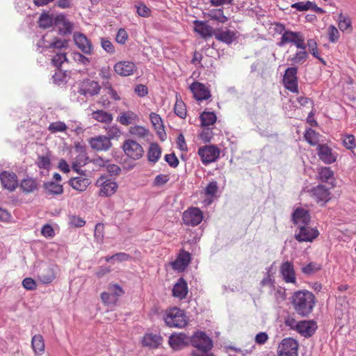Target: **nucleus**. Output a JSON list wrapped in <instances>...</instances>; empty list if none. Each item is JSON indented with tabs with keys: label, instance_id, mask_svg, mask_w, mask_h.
I'll list each match as a JSON object with an SVG mask.
<instances>
[{
	"label": "nucleus",
	"instance_id": "nucleus-3",
	"mask_svg": "<svg viewBox=\"0 0 356 356\" xmlns=\"http://www.w3.org/2000/svg\"><path fill=\"white\" fill-rule=\"evenodd\" d=\"M163 319L170 327L182 328L188 323V319L184 311L177 307L166 310Z\"/></svg>",
	"mask_w": 356,
	"mask_h": 356
},
{
	"label": "nucleus",
	"instance_id": "nucleus-50",
	"mask_svg": "<svg viewBox=\"0 0 356 356\" xmlns=\"http://www.w3.org/2000/svg\"><path fill=\"white\" fill-rule=\"evenodd\" d=\"M307 57L308 54L306 51L302 50L297 51L292 57H291L290 60L293 64H302L307 60Z\"/></svg>",
	"mask_w": 356,
	"mask_h": 356
},
{
	"label": "nucleus",
	"instance_id": "nucleus-28",
	"mask_svg": "<svg viewBox=\"0 0 356 356\" xmlns=\"http://www.w3.org/2000/svg\"><path fill=\"white\" fill-rule=\"evenodd\" d=\"M70 185L75 190L83 192L85 191L91 184L90 179L86 175L71 178L69 181Z\"/></svg>",
	"mask_w": 356,
	"mask_h": 356
},
{
	"label": "nucleus",
	"instance_id": "nucleus-57",
	"mask_svg": "<svg viewBox=\"0 0 356 356\" xmlns=\"http://www.w3.org/2000/svg\"><path fill=\"white\" fill-rule=\"evenodd\" d=\"M213 133L211 128L206 127L199 135L200 138L204 143H209L213 138Z\"/></svg>",
	"mask_w": 356,
	"mask_h": 356
},
{
	"label": "nucleus",
	"instance_id": "nucleus-13",
	"mask_svg": "<svg viewBox=\"0 0 356 356\" xmlns=\"http://www.w3.org/2000/svg\"><path fill=\"white\" fill-rule=\"evenodd\" d=\"M319 234L316 229L312 228L308 225H300L298 231H296L295 238L299 242H312Z\"/></svg>",
	"mask_w": 356,
	"mask_h": 356
},
{
	"label": "nucleus",
	"instance_id": "nucleus-52",
	"mask_svg": "<svg viewBox=\"0 0 356 356\" xmlns=\"http://www.w3.org/2000/svg\"><path fill=\"white\" fill-rule=\"evenodd\" d=\"M104 88L107 90L108 94L111 96V97L115 101L120 100V96L118 95V92L113 88L111 83L109 81H104L103 82Z\"/></svg>",
	"mask_w": 356,
	"mask_h": 356
},
{
	"label": "nucleus",
	"instance_id": "nucleus-48",
	"mask_svg": "<svg viewBox=\"0 0 356 356\" xmlns=\"http://www.w3.org/2000/svg\"><path fill=\"white\" fill-rule=\"evenodd\" d=\"M218 191V182L215 180L211 181L204 188L205 195L208 197H214Z\"/></svg>",
	"mask_w": 356,
	"mask_h": 356
},
{
	"label": "nucleus",
	"instance_id": "nucleus-27",
	"mask_svg": "<svg viewBox=\"0 0 356 356\" xmlns=\"http://www.w3.org/2000/svg\"><path fill=\"white\" fill-rule=\"evenodd\" d=\"M189 338L184 333L173 334L170 337L169 344L174 350H179L188 345Z\"/></svg>",
	"mask_w": 356,
	"mask_h": 356
},
{
	"label": "nucleus",
	"instance_id": "nucleus-45",
	"mask_svg": "<svg viewBox=\"0 0 356 356\" xmlns=\"http://www.w3.org/2000/svg\"><path fill=\"white\" fill-rule=\"evenodd\" d=\"M47 129L51 134L65 132L67 129V126L64 122L56 121L50 123Z\"/></svg>",
	"mask_w": 356,
	"mask_h": 356
},
{
	"label": "nucleus",
	"instance_id": "nucleus-55",
	"mask_svg": "<svg viewBox=\"0 0 356 356\" xmlns=\"http://www.w3.org/2000/svg\"><path fill=\"white\" fill-rule=\"evenodd\" d=\"M327 35L329 41L333 43L337 42L340 37L338 29L334 25L328 27Z\"/></svg>",
	"mask_w": 356,
	"mask_h": 356
},
{
	"label": "nucleus",
	"instance_id": "nucleus-37",
	"mask_svg": "<svg viewBox=\"0 0 356 356\" xmlns=\"http://www.w3.org/2000/svg\"><path fill=\"white\" fill-rule=\"evenodd\" d=\"M174 112L181 119H184L186 117L187 111L186 104L177 94L176 95V102L174 106Z\"/></svg>",
	"mask_w": 356,
	"mask_h": 356
},
{
	"label": "nucleus",
	"instance_id": "nucleus-42",
	"mask_svg": "<svg viewBox=\"0 0 356 356\" xmlns=\"http://www.w3.org/2000/svg\"><path fill=\"white\" fill-rule=\"evenodd\" d=\"M129 132L131 135L139 138H145L149 135V133L147 129L140 125L131 127L129 129Z\"/></svg>",
	"mask_w": 356,
	"mask_h": 356
},
{
	"label": "nucleus",
	"instance_id": "nucleus-1",
	"mask_svg": "<svg viewBox=\"0 0 356 356\" xmlns=\"http://www.w3.org/2000/svg\"><path fill=\"white\" fill-rule=\"evenodd\" d=\"M291 304L298 315L307 316L316 305V297L311 291L300 290L293 294Z\"/></svg>",
	"mask_w": 356,
	"mask_h": 356
},
{
	"label": "nucleus",
	"instance_id": "nucleus-53",
	"mask_svg": "<svg viewBox=\"0 0 356 356\" xmlns=\"http://www.w3.org/2000/svg\"><path fill=\"white\" fill-rule=\"evenodd\" d=\"M87 157L85 154H79L75 159V161L72 164L74 170L79 172V168L86 164Z\"/></svg>",
	"mask_w": 356,
	"mask_h": 356
},
{
	"label": "nucleus",
	"instance_id": "nucleus-58",
	"mask_svg": "<svg viewBox=\"0 0 356 356\" xmlns=\"http://www.w3.org/2000/svg\"><path fill=\"white\" fill-rule=\"evenodd\" d=\"M170 180V176L168 175L160 174L154 179L153 186H161L165 184Z\"/></svg>",
	"mask_w": 356,
	"mask_h": 356
},
{
	"label": "nucleus",
	"instance_id": "nucleus-4",
	"mask_svg": "<svg viewBox=\"0 0 356 356\" xmlns=\"http://www.w3.org/2000/svg\"><path fill=\"white\" fill-rule=\"evenodd\" d=\"M287 43H293L298 49L305 50L306 44L305 38L302 33L292 31H284L282 33L280 42H277L279 47H283Z\"/></svg>",
	"mask_w": 356,
	"mask_h": 356
},
{
	"label": "nucleus",
	"instance_id": "nucleus-64",
	"mask_svg": "<svg viewBox=\"0 0 356 356\" xmlns=\"http://www.w3.org/2000/svg\"><path fill=\"white\" fill-rule=\"evenodd\" d=\"M101 299L104 305H114L117 302L115 299L112 297V295L110 292H102L101 293Z\"/></svg>",
	"mask_w": 356,
	"mask_h": 356
},
{
	"label": "nucleus",
	"instance_id": "nucleus-39",
	"mask_svg": "<svg viewBox=\"0 0 356 356\" xmlns=\"http://www.w3.org/2000/svg\"><path fill=\"white\" fill-rule=\"evenodd\" d=\"M318 174L320 180L323 182H329L334 179V171L330 167H321L318 169Z\"/></svg>",
	"mask_w": 356,
	"mask_h": 356
},
{
	"label": "nucleus",
	"instance_id": "nucleus-46",
	"mask_svg": "<svg viewBox=\"0 0 356 356\" xmlns=\"http://www.w3.org/2000/svg\"><path fill=\"white\" fill-rule=\"evenodd\" d=\"M308 46L309 52L317 59H318L322 63L325 65V61L323 58H321L319 55V53L317 49V43L314 39H309L307 40V43L306 47Z\"/></svg>",
	"mask_w": 356,
	"mask_h": 356
},
{
	"label": "nucleus",
	"instance_id": "nucleus-20",
	"mask_svg": "<svg viewBox=\"0 0 356 356\" xmlns=\"http://www.w3.org/2000/svg\"><path fill=\"white\" fill-rule=\"evenodd\" d=\"M213 35L217 40L229 44L236 40V32L227 29H216Z\"/></svg>",
	"mask_w": 356,
	"mask_h": 356
},
{
	"label": "nucleus",
	"instance_id": "nucleus-9",
	"mask_svg": "<svg viewBox=\"0 0 356 356\" xmlns=\"http://www.w3.org/2000/svg\"><path fill=\"white\" fill-rule=\"evenodd\" d=\"M202 220L203 212L198 207H190L182 215L183 222L187 226H197Z\"/></svg>",
	"mask_w": 356,
	"mask_h": 356
},
{
	"label": "nucleus",
	"instance_id": "nucleus-26",
	"mask_svg": "<svg viewBox=\"0 0 356 356\" xmlns=\"http://www.w3.org/2000/svg\"><path fill=\"white\" fill-rule=\"evenodd\" d=\"M0 179L3 187L10 191H14L17 186V179L15 173L3 172L0 174Z\"/></svg>",
	"mask_w": 356,
	"mask_h": 356
},
{
	"label": "nucleus",
	"instance_id": "nucleus-6",
	"mask_svg": "<svg viewBox=\"0 0 356 356\" xmlns=\"http://www.w3.org/2000/svg\"><path fill=\"white\" fill-rule=\"evenodd\" d=\"M298 343L296 340L288 337L282 340L277 350V356H298Z\"/></svg>",
	"mask_w": 356,
	"mask_h": 356
},
{
	"label": "nucleus",
	"instance_id": "nucleus-11",
	"mask_svg": "<svg viewBox=\"0 0 356 356\" xmlns=\"http://www.w3.org/2000/svg\"><path fill=\"white\" fill-rule=\"evenodd\" d=\"M97 184L100 187L99 195L101 197H109L113 195L118 188V184L107 179L104 176H102L97 181Z\"/></svg>",
	"mask_w": 356,
	"mask_h": 356
},
{
	"label": "nucleus",
	"instance_id": "nucleus-49",
	"mask_svg": "<svg viewBox=\"0 0 356 356\" xmlns=\"http://www.w3.org/2000/svg\"><path fill=\"white\" fill-rule=\"evenodd\" d=\"M149 118L154 129H156L158 132L163 131L164 127L163 122L159 115L155 113H151L149 115Z\"/></svg>",
	"mask_w": 356,
	"mask_h": 356
},
{
	"label": "nucleus",
	"instance_id": "nucleus-22",
	"mask_svg": "<svg viewBox=\"0 0 356 356\" xmlns=\"http://www.w3.org/2000/svg\"><path fill=\"white\" fill-rule=\"evenodd\" d=\"M117 121L124 126H129L131 124H136L140 121L138 114L132 111L121 112L117 117Z\"/></svg>",
	"mask_w": 356,
	"mask_h": 356
},
{
	"label": "nucleus",
	"instance_id": "nucleus-10",
	"mask_svg": "<svg viewBox=\"0 0 356 356\" xmlns=\"http://www.w3.org/2000/svg\"><path fill=\"white\" fill-rule=\"evenodd\" d=\"M101 86L97 81L89 79H84L79 85V93L86 97H93L99 93Z\"/></svg>",
	"mask_w": 356,
	"mask_h": 356
},
{
	"label": "nucleus",
	"instance_id": "nucleus-51",
	"mask_svg": "<svg viewBox=\"0 0 356 356\" xmlns=\"http://www.w3.org/2000/svg\"><path fill=\"white\" fill-rule=\"evenodd\" d=\"M321 266L314 262H310L302 268V272L305 275H312L319 270Z\"/></svg>",
	"mask_w": 356,
	"mask_h": 356
},
{
	"label": "nucleus",
	"instance_id": "nucleus-31",
	"mask_svg": "<svg viewBox=\"0 0 356 356\" xmlns=\"http://www.w3.org/2000/svg\"><path fill=\"white\" fill-rule=\"evenodd\" d=\"M188 293V285L183 278H179L178 282L175 284L172 289V294L175 297L179 299L186 298Z\"/></svg>",
	"mask_w": 356,
	"mask_h": 356
},
{
	"label": "nucleus",
	"instance_id": "nucleus-43",
	"mask_svg": "<svg viewBox=\"0 0 356 356\" xmlns=\"http://www.w3.org/2000/svg\"><path fill=\"white\" fill-rule=\"evenodd\" d=\"M351 19L348 15L340 13L338 17V26L341 31H352Z\"/></svg>",
	"mask_w": 356,
	"mask_h": 356
},
{
	"label": "nucleus",
	"instance_id": "nucleus-2",
	"mask_svg": "<svg viewBox=\"0 0 356 356\" xmlns=\"http://www.w3.org/2000/svg\"><path fill=\"white\" fill-rule=\"evenodd\" d=\"M190 342L197 349L192 352V356H213L209 353L213 346L212 340L204 332H195L191 337Z\"/></svg>",
	"mask_w": 356,
	"mask_h": 356
},
{
	"label": "nucleus",
	"instance_id": "nucleus-30",
	"mask_svg": "<svg viewBox=\"0 0 356 356\" xmlns=\"http://www.w3.org/2000/svg\"><path fill=\"white\" fill-rule=\"evenodd\" d=\"M204 16L220 24H225L228 21V17L225 15L222 8L209 10L208 13H204Z\"/></svg>",
	"mask_w": 356,
	"mask_h": 356
},
{
	"label": "nucleus",
	"instance_id": "nucleus-17",
	"mask_svg": "<svg viewBox=\"0 0 356 356\" xmlns=\"http://www.w3.org/2000/svg\"><path fill=\"white\" fill-rule=\"evenodd\" d=\"M74 40L76 45L84 54L91 55L93 52V47L90 40L83 33H75Z\"/></svg>",
	"mask_w": 356,
	"mask_h": 356
},
{
	"label": "nucleus",
	"instance_id": "nucleus-40",
	"mask_svg": "<svg viewBox=\"0 0 356 356\" xmlns=\"http://www.w3.org/2000/svg\"><path fill=\"white\" fill-rule=\"evenodd\" d=\"M20 188L26 193H33L37 189L36 181L32 178L24 179L20 184Z\"/></svg>",
	"mask_w": 356,
	"mask_h": 356
},
{
	"label": "nucleus",
	"instance_id": "nucleus-62",
	"mask_svg": "<svg viewBox=\"0 0 356 356\" xmlns=\"http://www.w3.org/2000/svg\"><path fill=\"white\" fill-rule=\"evenodd\" d=\"M99 75L103 80L108 81L112 76L111 68L108 66L102 67L99 71Z\"/></svg>",
	"mask_w": 356,
	"mask_h": 356
},
{
	"label": "nucleus",
	"instance_id": "nucleus-21",
	"mask_svg": "<svg viewBox=\"0 0 356 356\" xmlns=\"http://www.w3.org/2000/svg\"><path fill=\"white\" fill-rule=\"evenodd\" d=\"M312 195L317 203L323 204L330 200V193L325 186L318 185L312 189Z\"/></svg>",
	"mask_w": 356,
	"mask_h": 356
},
{
	"label": "nucleus",
	"instance_id": "nucleus-38",
	"mask_svg": "<svg viewBox=\"0 0 356 356\" xmlns=\"http://www.w3.org/2000/svg\"><path fill=\"white\" fill-rule=\"evenodd\" d=\"M44 188L47 193L51 195H60L63 193V185L54 181L45 183Z\"/></svg>",
	"mask_w": 356,
	"mask_h": 356
},
{
	"label": "nucleus",
	"instance_id": "nucleus-7",
	"mask_svg": "<svg viewBox=\"0 0 356 356\" xmlns=\"http://www.w3.org/2000/svg\"><path fill=\"white\" fill-rule=\"evenodd\" d=\"M298 69L296 67H288L284 72L282 82L284 87L293 93H298Z\"/></svg>",
	"mask_w": 356,
	"mask_h": 356
},
{
	"label": "nucleus",
	"instance_id": "nucleus-36",
	"mask_svg": "<svg viewBox=\"0 0 356 356\" xmlns=\"http://www.w3.org/2000/svg\"><path fill=\"white\" fill-rule=\"evenodd\" d=\"M161 155V149L157 143H152L149 145L147 157L150 162L156 163Z\"/></svg>",
	"mask_w": 356,
	"mask_h": 356
},
{
	"label": "nucleus",
	"instance_id": "nucleus-47",
	"mask_svg": "<svg viewBox=\"0 0 356 356\" xmlns=\"http://www.w3.org/2000/svg\"><path fill=\"white\" fill-rule=\"evenodd\" d=\"M108 290L111 293L112 297L115 299L116 302H118V298L124 293L123 289L118 284H110L108 286Z\"/></svg>",
	"mask_w": 356,
	"mask_h": 356
},
{
	"label": "nucleus",
	"instance_id": "nucleus-60",
	"mask_svg": "<svg viewBox=\"0 0 356 356\" xmlns=\"http://www.w3.org/2000/svg\"><path fill=\"white\" fill-rule=\"evenodd\" d=\"M67 57L66 54L65 53H60L55 55L52 59L51 62L54 64V66L57 67H60L61 65L65 62L67 61Z\"/></svg>",
	"mask_w": 356,
	"mask_h": 356
},
{
	"label": "nucleus",
	"instance_id": "nucleus-15",
	"mask_svg": "<svg viewBox=\"0 0 356 356\" xmlns=\"http://www.w3.org/2000/svg\"><path fill=\"white\" fill-rule=\"evenodd\" d=\"M316 150L319 159L324 163L332 164L337 161V154L333 152L327 145H318Z\"/></svg>",
	"mask_w": 356,
	"mask_h": 356
},
{
	"label": "nucleus",
	"instance_id": "nucleus-29",
	"mask_svg": "<svg viewBox=\"0 0 356 356\" xmlns=\"http://www.w3.org/2000/svg\"><path fill=\"white\" fill-rule=\"evenodd\" d=\"M163 338L159 334H154L152 333L145 334L142 339L143 346L156 348L161 344Z\"/></svg>",
	"mask_w": 356,
	"mask_h": 356
},
{
	"label": "nucleus",
	"instance_id": "nucleus-33",
	"mask_svg": "<svg viewBox=\"0 0 356 356\" xmlns=\"http://www.w3.org/2000/svg\"><path fill=\"white\" fill-rule=\"evenodd\" d=\"M92 119L104 124H110L113 121V114L104 110H97L91 113Z\"/></svg>",
	"mask_w": 356,
	"mask_h": 356
},
{
	"label": "nucleus",
	"instance_id": "nucleus-44",
	"mask_svg": "<svg viewBox=\"0 0 356 356\" xmlns=\"http://www.w3.org/2000/svg\"><path fill=\"white\" fill-rule=\"evenodd\" d=\"M318 136L319 134L311 128L307 129L304 134L305 140L312 146L318 143Z\"/></svg>",
	"mask_w": 356,
	"mask_h": 356
},
{
	"label": "nucleus",
	"instance_id": "nucleus-61",
	"mask_svg": "<svg viewBox=\"0 0 356 356\" xmlns=\"http://www.w3.org/2000/svg\"><path fill=\"white\" fill-rule=\"evenodd\" d=\"M138 14L143 17H147L151 15V10L144 3H140L136 6Z\"/></svg>",
	"mask_w": 356,
	"mask_h": 356
},
{
	"label": "nucleus",
	"instance_id": "nucleus-18",
	"mask_svg": "<svg viewBox=\"0 0 356 356\" xmlns=\"http://www.w3.org/2000/svg\"><path fill=\"white\" fill-rule=\"evenodd\" d=\"M191 259V254L184 250H181L177 259L171 263V266L174 270L184 271L188 266Z\"/></svg>",
	"mask_w": 356,
	"mask_h": 356
},
{
	"label": "nucleus",
	"instance_id": "nucleus-35",
	"mask_svg": "<svg viewBox=\"0 0 356 356\" xmlns=\"http://www.w3.org/2000/svg\"><path fill=\"white\" fill-rule=\"evenodd\" d=\"M200 118L202 126L204 127H209L211 125H213L217 120L216 115L213 112L210 111L202 112Z\"/></svg>",
	"mask_w": 356,
	"mask_h": 356
},
{
	"label": "nucleus",
	"instance_id": "nucleus-56",
	"mask_svg": "<svg viewBox=\"0 0 356 356\" xmlns=\"http://www.w3.org/2000/svg\"><path fill=\"white\" fill-rule=\"evenodd\" d=\"M343 145L348 149H352L356 147L355 138L352 134H347L343 137Z\"/></svg>",
	"mask_w": 356,
	"mask_h": 356
},
{
	"label": "nucleus",
	"instance_id": "nucleus-63",
	"mask_svg": "<svg viewBox=\"0 0 356 356\" xmlns=\"http://www.w3.org/2000/svg\"><path fill=\"white\" fill-rule=\"evenodd\" d=\"M22 286L26 290H34L37 287L35 281L31 277H26L22 281Z\"/></svg>",
	"mask_w": 356,
	"mask_h": 356
},
{
	"label": "nucleus",
	"instance_id": "nucleus-34",
	"mask_svg": "<svg viewBox=\"0 0 356 356\" xmlns=\"http://www.w3.org/2000/svg\"><path fill=\"white\" fill-rule=\"evenodd\" d=\"M31 347L37 355H42L44 353L45 345L41 334H35L32 337Z\"/></svg>",
	"mask_w": 356,
	"mask_h": 356
},
{
	"label": "nucleus",
	"instance_id": "nucleus-5",
	"mask_svg": "<svg viewBox=\"0 0 356 356\" xmlns=\"http://www.w3.org/2000/svg\"><path fill=\"white\" fill-rule=\"evenodd\" d=\"M197 153L202 163L208 165L219 158L220 149L216 145H205L200 147Z\"/></svg>",
	"mask_w": 356,
	"mask_h": 356
},
{
	"label": "nucleus",
	"instance_id": "nucleus-8",
	"mask_svg": "<svg viewBox=\"0 0 356 356\" xmlns=\"http://www.w3.org/2000/svg\"><path fill=\"white\" fill-rule=\"evenodd\" d=\"M122 149L128 157L134 160L140 159L144 154L142 145L132 139L126 140L123 143Z\"/></svg>",
	"mask_w": 356,
	"mask_h": 356
},
{
	"label": "nucleus",
	"instance_id": "nucleus-12",
	"mask_svg": "<svg viewBox=\"0 0 356 356\" xmlns=\"http://www.w3.org/2000/svg\"><path fill=\"white\" fill-rule=\"evenodd\" d=\"M189 88L193 95V97L197 102L207 100L211 97L209 88L200 82L194 81L191 83Z\"/></svg>",
	"mask_w": 356,
	"mask_h": 356
},
{
	"label": "nucleus",
	"instance_id": "nucleus-41",
	"mask_svg": "<svg viewBox=\"0 0 356 356\" xmlns=\"http://www.w3.org/2000/svg\"><path fill=\"white\" fill-rule=\"evenodd\" d=\"M51 153L47 152L44 155H39L37 160V165L39 168L49 170L51 168Z\"/></svg>",
	"mask_w": 356,
	"mask_h": 356
},
{
	"label": "nucleus",
	"instance_id": "nucleus-14",
	"mask_svg": "<svg viewBox=\"0 0 356 356\" xmlns=\"http://www.w3.org/2000/svg\"><path fill=\"white\" fill-rule=\"evenodd\" d=\"M114 72L121 76H129L137 70V66L134 62L122 60L116 63L113 66Z\"/></svg>",
	"mask_w": 356,
	"mask_h": 356
},
{
	"label": "nucleus",
	"instance_id": "nucleus-16",
	"mask_svg": "<svg viewBox=\"0 0 356 356\" xmlns=\"http://www.w3.org/2000/svg\"><path fill=\"white\" fill-rule=\"evenodd\" d=\"M89 144L91 148L96 151H107L112 146L110 138L106 136H97L91 138L89 140Z\"/></svg>",
	"mask_w": 356,
	"mask_h": 356
},
{
	"label": "nucleus",
	"instance_id": "nucleus-23",
	"mask_svg": "<svg viewBox=\"0 0 356 356\" xmlns=\"http://www.w3.org/2000/svg\"><path fill=\"white\" fill-rule=\"evenodd\" d=\"M292 220L293 223L298 225H308L310 222V215L307 210L302 208L296 209L292 215Z\"/></svg>",
	"mask_w": 356,
	"mask_h": 356
},
{
	"label": "nucleus",
	"instance_id": "nucleus-24",
	"mask_svg": "<svg viewBox=\"0 0 356 356\" xmlns=\"http://www.w3.org/2000/svg\"><path fill=\"white\" fill-rule=\"evenodd\" d=\"M316 323L313 321H300L296 331L301 335L311 337L316 330Z\"/></svg>",
	"mask_w": 356,
	"mask_h": 356
},
{
	"label": "nucleus",
	"instance_id": "nucleus-25",
	"mask_svg": "<svg viewBox=\"0 0 356 356\" xmlns=\"http://www.w3.org/2000/svg\"><path fill=\"white\" fill-rule=\"evenodd\" d=\"M193 24L195 25L194 31L203 38L211 37L213 35V31L215 29L208 25L206 22L195 20L193 21Z\"/></svg>",
	"mask_w": 356,
	"mask_h": 356
},
{
	"label": "nucleus",
	"instance_id": "nucleus-54",
	"mask_svg": "<svg viewBox=\"0 0 356 356\" xmlns=\"http://www.w3.org/2000/svg\"><path fill=\"white\" fill-rule=\"evenodd\" d=\"M38 23L39 26L43 29L49 28L52 26L53 18L47 14H42Z\"/></svg>",
	"mask_w": 356,
	"mask_h": 356
},
{
	"label": "nucleus",
	"instance_id": "nucleus-19",
	"mask_svg": "<svg viewBox=\"0 0 356 356\" xmlns=\"http://www.w3.org/2000/svg\"><path fill=\"white\" fill-rule=\"evenodd\" d=\"M280 274L286 283H296V276L293 265L290 261L284 262L280 268Z\"/></svg>",
	"mask_w": 356,
	"mask_h": 356
},
{
	"label": "nucleus",
	"instance_id": "nucleus-32",
	"mask_svg": "<svg viewBox=\"0 0 356 356\" xmlns=\"http://www.w3.org/2000/svg\"><path fill=\"white\" fill-rule=\"evenodd\" d=\"M56 278V272L53 267L47 266L42 269L38 275L39 280L43 284H49Z\"/></svg>",
	"mask_w": 356,
	"mask_h": 356
},
{
	"label": "nucleus",
	"instance_id": "nucleus-59",
	"mask_svg": "<svg viewBox=\"0 0 356 356\" xmlns=\"http://www.w3.org/2000/svg\"><path fill=\"white\" fill-rule=\"evenodd\" d=\"M312 5V1H300L297 3H294L291 4V8H295L298 11H307L310 9V6Z\"/></svg>",
	"mask_w": 356,
	"mask_h": 356
}]
</instances>
